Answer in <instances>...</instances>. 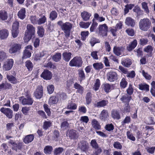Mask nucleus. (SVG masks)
<instances>
[{"label": "nucleus", "mask_w": 155, "mask_h": 155, "mask_svg": "<svg viewBox=\"0 0 155 155\" xmlns=\"http://www.w3.org/2000/svg\"><path fill=\"white\" fill-rule=\"evenodd\" d=\"M57 24L61 27V30L63 31L65 37L68 38L70 35L71 31L72 28V24L69 22L63 23L61 21H58Z\"/></svg>", "instance_id": "f257e3e1"}, {"label": "nucleus", "mask_w": 155, "mask_h": 155, "mask_svg": "<svg viewBox=\"0 0 155 155\" xmlns=\"http://www.w3.org/2000/svg\"><path fill=\"white\" fill-rule=\"evenodd\" d=\"M27 30L25 32L24 40L25 42H27L35 35V28L31 25L28 24L26 27Z\"/></svg>", "instance_id": "f03ea898"}, {"label": "nucleus", "mask_w": 155, "mask_h": 155, "mask_svg": "<svg viewBox=\"0 0 155 155\" xmlns=\"http://www.w3.org/2000/svg\"><path fill=\"white\" fill-rule=\"evenodd\" d=\"M151 24V21L148 18L141 19L139 23V28L141 30L146 31L150 28Z\"/></svg>", "instance_id": "7ed1b4c3"}, {"label": "nucleus", "mask_w": 155, "mask_h": 155, "mask_svg": "<svg viewBox=\"0 0 155 155\" xmlns=\"http://www.w3.org/2000/svg\"><path fill=\"white\" fill-rule=\"evenodd\" d=\"M82 63L81 58L79 56H76L70 61L69 65L71 67L79 68L81 66Z\"/></svg>", "instance_id": "20e7f679"}, {"label": "nucleus", "mask_w": 155, "mask_h": 155, "mask_svg": "<svg viewBox=\"0 0 155 155\" xmlns=\"http://www.w3.org/2000/svg\"><path fill=\"white\" fill-rule=\"evenodd\" d=\"M19 101L23 105H30L32 104L33 100L29 95L26 96V97L24 96L21 97L19 98Z\"/></svg>", "instance_id": "39448f33"}, {"label": "nucleus", "mask_w": 155, "mask_h": 155, "mask_svg": "<svg viewBox=\"0 0 155 155\" xmlns=\"http://www.w3.org/2000/svg\"><path fill=\"white\" fill-rule=\"evenodd\" d=\"M21 49V45L18 43H15L10 48L8 52L11 54L19 53Z\"/></svg>", "instance_id": "423d86ee"}, {"label": "nucleus", "mask_w": 155, "mask_h": 155, "mask_svg": "<svg viewBox=\"0 0 155 155\" xmlns=\"http://www.w3.org/2000/svg\"><path fill=\"white\" fill-rule=\"evenodd\" d=\"M108 28L107 26L105 24L99 25L98 27L99 34L102 37L107 36Z\"/></svg>", "instance_id": "0eeeda50"}, {"label": "nucleus", "mask_w": 155, "mask_h": 155, "mask_svg": "<svg viewBox=\"0 0 155 155\" xmlns=\"http://www.w3.org/2000/svg\"><path fill=\"white\" fill-rule=\"evenodd\" d=\"M14 61L12 59H9L4 63L3 69L5 71H8L11 69L13 67Z\"/></svg>", "instance_id": "6e6552de"}, {"label": "nucleus", "mask_w": 155, "mask_h": 155, "mask_svg": "<svg viewBox=\"0 0 155 155\" xmlns=\"http://www.w3.org/2000/svg\"><path fill=\"white\" fill-rule=\"evenodd\" d=\"M0 111L9 119L12 118L13 116V111L10 108L2 107L0 109Z\"/></svg>", "instance_id": "1a4fd4ad"}, {"label": "nucleus", "mask_w": 155, "mask_h": 155, "mask_svg": "<svg viewBox=\"0 0 155 155\" xmlns=\"http://www.w3.org/2000/svg\"><path fill=\"white\" fill-rule=\"evenodd\" d=\"M107 76L108 80L111 82L114 81L117 78V74L115 72L110 71L107 73Z\"/></svg>", "instance_id": "9d476101"}, {"label": "nucleus", "mask_w": 155, "mask_h": 155, "mask_svg": "<svg viewBox=\"0 0 155 155\" xmlns=\"http://www.w3.org/2000/svg\"><path fill=\"white\" fill-rule=\"evenodd\" d=\"M43 94V89L41 86H39L34 92V95L37 99H40L42 97Z\"/></svg>", "instance_id": "9b49d317"}, {"label": "nucleus", "mask_w": 155, "mask_h": 155, "mask_svg": "<svg viewBox=\"0 0 155 155\" xmlns=\"http://www.w3.org/2000/svg\"><path fill=\"white\" fill-rule=\"evenodd\" d=\"M9 144H11L12 146V149L16 151L18 150H20L22 147V143H17L15 141L12 140H10L8 142Z\"/></svg>", "instance_id": "f8f14e48"}, {"label": "nucleus", "mask_w": 155, "mask_h": 155, "mask_svg": "<svg viewBox=\"0 0 155 155\" xmlns=\"http://www.w3.org/2000/svg\"><path fill=\"white\" fill-rule=\"evenodd\" d=\"M41 76L44 79L50 80L51 78L52 74L50 71L48 70H46L42 73Z\"/></svg>", "instance_id": "ddd939ff"}, {"label": "nucleus", "mask_w": 155, "mask_h": 155, "mask_svg": "<svg viewBox=\"0 0 155 155\" xmlns=\"http://www.w3.org/2000/svg\"><path fill=\"white\" fill-rule=\"evenodd\" d=\"M109 114L108 111L106 110H103L99 115L100 119L102 120H106L109 117Z\"/></svg>", "instance_id": "4468645a"}, {"label": "nucleus", "mask_w": 155, "mask_h": 155, "mask_svg": "<svg viewBox=\"0 0 155 155\" xmlns=\"http://www.w3.org/2000/svg\"><path fill=\"white\" fill-rule=\"evenodd\" d=\"M78 147L81 150L85 151L87 150L88 147V143L85 141H82L78 144Z\"/></svg>", "instance_id": "2eb2a0df"}, {"label": "nucleus", "mask_w": 155, "mask_h": 155, "mask_svg": "<svg viewBox=\"0 0 155 155\" xmlns=\"http://www.w3.org/2000/svg\"><path fill=\"white\" fill-rule=\"evenodd\" d=\"M124 48L123 47L114 46L113 48V52L117 56H119L124 51Z\"/></svg>", "instance_id": "dca6fc26"}, {"label": "nucleus", "mask_w": 155, "mask_h": 155, "mask_svg": "<svg viewBox=\"0 0 155 155\" xmlns=\"http://www.w3.org/2000/svg\"><path fill=\"white\" fill-rule=\"evenodd\" d=\"M9 35L8 31L6 29H3L0 30V38L2 40L5 39L7 38Z\"/></svg>", "instance_id": "f3484780"}, {"label": "nucleus", "mask_w": 155, "mask_h": 155, "mask_svg": "<svg viewBox=\"0 0 155 155\" xmlns=\"http://www.w3.org/2000/svg\"><path fill=\"white\" fill-rule=\"evenodd\" d=\"M6 78L8 81L11 83L16 84L18 82L15 77L11 74H7Z\"/></svg>", "instance_id": "a211bd4d"}, {"label": "nucleus", "mask_w": 155, "mask_h": 155, "mask_svg": "<svg viewBox=\"0 0 155 155\" xmlns=\"http://www.w3.org/2000/svg\"><path fill=\"white\" fill-rule=\"evenodd\" d=\"M68 135L71 139H75L78 137V135L76 130H69Z\"/></svg>", "instance_id": "6ab92c4d"}, {"label": "nucleus", "mask_w": 155, "mask_h": 155, "mask_svg": "<svg viewBox=\"0 0 155 155\" xmlns=\"http://www.w3.org/2000/svg\"><path fill=\"white\" fill-rule=\"evenodd\" d=\"M125 23L128 26L133 27L135 25V21L134 19L130 17H127L125 20Z\"/></svg>", "instance_id": "aec40b11"}, {"label": "nucleus", "mask_w": 155, "mask_h": 155, "mask_svg": "<svg viewBox=\"0 0 155 155\" xmlns=\"http://www.w3.org/2000/svg\"><path fill=\"white\" fill-rule=\"evenodd\" d=\"M74 87L77 89L76 92L81 94H82L84 92V88L83 87L81 86L77 83H75L74 85Z\"/></svg>", "instance_id": "412c9836"}, {"label": "nucleus", "mask_w": 155, "mask_h": 155, "mask_svg": "<svg viewBox=\"0 0 155 155\" xmlns=\"http://www.w3.org/2000/svg\"><path fill=\"white\" fill-rule=\"evenodd\" d=\"M137 44V41L136 39L134 40L127 47V49L129 51H131L136 47Z\"/></svg>", "instance_id": "4be33fe9"}, {"label": "nucleus", "mask_w": 155, "mask_h": 155, "mask_svg": "<svg viewBox=\"0 0 155 155\" xmlns=\"http://www.w3.org/2000/svg\"><path fill=\"white\" fill-rule=\"evenodd\" d=\"M91 14L86 11L82 12L81 16L83 19L84 21H88L91 16Z\"/></svg>", "instance_id": "5701e85b"}, {"label": "nucleus", "mask_w": 155, "mask_h": 155, "mask_svg": "<svg viewBox=\"0 0 155 155\" xmlns=\"http://www.w3.org/2000/svg\"><path fill=\"white\" fill-rule=\"evenodd\" d=\"M25 13V9L24 8H22L19 11L18 13V15L21 19H23L26 17Z\"/></svg>", "instance_id": "b1692460"}, {"label": "nucleus", "mask_w": 155, "mask_h": 155, "mask_svg": "<svg viewBox=\"0 0 155 155\" xmlns=\"http://www.w3.org/2000/svg\"><path fill=\"white\" fill-rule=\"evenodd\" d=\"M112 117L114 119L118 120L120 118V115L119 111L116 110H113L111 112Z\"/></svg>", "instance_id": "393cba45"}, {"label": "nucleus", "mask_w": 155, "mask_h": 155, "mask_svg": "<svg viewBox=\"0 0 155 155\" xmlns=\"http://www.w3.org/2000/svg\"><path fill=\"white\" fill-rule=\"evenodd\" d=\"M131 98V96L130 95L125 94L120 98V100L123 102L127 103V104H129Z\"/></svg>", "instance_id": "a878e982"}, {"label": "nucleus", "mask_w": 155, "mask_h": 155, "mask_svg": "<svg viewBox=\"0 0 155 155\" xmlns=\"http://www.w3.org/2000/svg\"><path fill=\"white\" fill-rule=\"evenodd\" d=\"M91 124L92 127L96 130H99L101 128L99 123L96 119H94L92 120Z\"/></svg>", "instance_id": "bb28decb"}, {"label": "nucleus", "mask_w": 155, "mask_h": 155, "mask_svg": "<svg viewBox=\"0 0 155 155\" xmlns=\"http://www.w3.org/2000/svg\"><path fill=\"white\" fill-rule=\"evenodd\" d=\"M34 136L33 134H30L25 136L23 140L24 142L25 143L31 142L34 139Z\"/></svg>", "instance_id": "cd10ccee"}, {"label": "nucleus", "mask_w": 155, "mask_h": 155, "mask_svg": "<svg viewBox=\"0 0 155 155\" xmlns=\"http://www.w3.org/2000/svg\"><path fill=\"white\" fill-rule=\"evenodd\" d=\"M52 122L51 121L48 120H45L43 124V129L45 130H47L52 126Z\"/></svg>", "instance_id": "c85d7f7f"}, {"label": "nucleus", "mask_w": 155, "mask_h": 155, "mask_svg": "<svg viewBox=\"0 0 155 155\" xmlns=\"http://www.w3.org/2000/svg\"><path fill=\"white\" fill-rule=\"evenodd\" d=\"M71 52H64L62 54L63 59L66 62H68L71 58Z\"/></svg>", "instance_id": "c756f323"}, {"label": "nucleus", "mask_w": 155, "mask_h": 155, "mask_svg": "<svg viewBox=\"0 0 155 155\" xmlns=\"http://www.w3.org/2000/svg\"><path fill=\"white\" fill-rule=\"evenodd\" d=\"M12 87V85L10 83L7 82L3 83L0 84V90L3 89H7L11 88Z\"/></svg>", "instance_id": "7c9ffc66"}, {"label": "nucleus", "mask_w": 155, "mask_h": 155, "mask_svg": "<svg viewBox=\"0 0 155 155\" xmlns=\"http://www.w3.org/2000/svg\"><path fill=\"white\" fill-rule=\"evenodd\" d=\"M61 53H56L52 57V60L55 62H58L61 59Z\"/></svg>", "instance_id": "2f4dec72"}, {"label": "nucleus", "mask_w": 155, "mask_h": 155, "mask_svg": "<svg viewBox=\"0 0 155 155\" xmlns=\"http://www.w3.org/2000/svg\"><path fill=\"white\" fill-rule=\"evenodd\" d=\"M138 86L139 89L141 90H144L146 91H149V85L145 83L139 84Z\"/></svg>", "instance_id": "473e14b6"}, {"label": "nucleus", "mask_w": 155, "mask_h": 155, "mask_svg": "<svg viewBox=\"0 0 155 155\" xmlns=\"http://www.w3.org/2000/svg\"><path fill=\"white\" fill-rule=\"evenodd\" d=\"M7 13L4 10L0 11V19L3 21L5 20L8 18Z\"/></svg>", "instance_id": "72a5a7b5"}, {"label": "nucleus", "mask_w": 155, "mask_h": 155, "mask_svg": "<svg viewBox=\"0 0 155 155\" xmlns=\"http://www.w3.org/2000/svg\"><path fill=\"white\" fill-rule=\"evenodd\" d=\"M132 61L131 59L129 58L124 59L122 61V64L126 67H128L132 64Z\"/></svg>", "instance_id": "f704fd0d"}, {"label": "nucleus", "mask_w": 155, "mask_h": 155, "mask_svg": "<svg viewBox=\"0 0 155 155\" xmlns=\"http://www.w3.org/2000/svg\"><path fill=\"white\" fill-rule=\"evenodd\" d=\"M47 51H43L40 53L39 56H36L35 58V60L38 61L40 60V58L45 56V58L47 57L48 55L47 54Z\"/></svg>", "instance_id": "c9c22d12"}, {"label": "nucleus", "mask_w": 155, "mask_h": 155, "mask_svg": "<svg viewBox=\"0 0 155 155\" xmlns=\"http://www.w3.org/2000/svg\"><path fill=\"white\" fill-rule=\"evenodd\" d=\"M108 103L107 101L103 100L98 102L96 104V106L98 107H102L106 106Z\"/></svg>", "instance_id": "e433bc0d"}, {"label": "nucleus", "mask_w": 155, "mask_h": 155, "mask_svg": "<svg viewBox=\"0 0 155 155\" xmlns=\"http://www.w3.org/2000/svg\"><path fill=\"white\" fill-rule=\"evenodd\" d=\"M77 107V105L75 103H73L72 101H70L69 102L67 108L71 110H75Z\"/></svg>", "instance_id": "4c0bfd02"}, {"label": "nucleus", "mask_w": 155, "mask_h": 155, "mask_svg": "<svg viewBox=\"0 0 155 155\" xmlns=\"http://www.w3.org/2000/svg\"><path fill=\"white\" fill-rule=\"evenodd\" d=\"M31 55V51H29L28 49H25L24 51L22 58L23 59H26L30 57Z\"/></svg>", "instance_id": "58836bf2"}, {"label": "nucleus", "mask_w": 155, "mask_h": 155, "mask_svg": "<svg viewBox=\"0 0 155 155\" xmlns=\"http://www.w3.org/2000/svg\"><path fill=\"white\" fill-rule=\"evenodd\" d=\"M25 65L29 71H31L32 70L33 67V65L30 60L27 61L25 62Z\"/></svg>", "instance_id": "ea45409f"}, {"label": "nucleus", "mask_w": 155, "mask_h": 155, "mask_svg": "<svg viewBox=\"0 0 155 155\" xmlns=\"http://www.w3.org/2000/svg\"><path fill=\"white\" fill-rule=\"evenodd\" d=\"M58 101V98L54 96H52L50 98L49 103L50 104H56Z\"/></svg>", "instance_id": "a19ab883"}, {"label": "nucleus", "mask_w": 155, "mask_h": 155, "mask_svg": "<svg viewBox=\"0 0 155 155\" xmlns=\"http://www.w3.org/2000/svg\"><path fill=\"white\" fill-rule=\"evenodd\" d=\"M102 86L103 89L107 93L109 92L110 91L111 86L109 84L106 83L103 84Z\"/></svg>", "instance_id": "79ce46f5"}, {"label": "nucleus", "mask_w": 155, "mask_h": 155, "mask_svg": "<svg viewBox=\"0 0 155 155\" xmlns=\"http://www.w3.org/2000/svg\"><path fill=\"white\" fill-rule=\"evenodd\" d=\"M141 4L142 8L144 9V12L147 14L148 15L150 12V10L148 7L147 3L144 2H142Z\"/></svg>", "instance_id": "37998d69"}, {"label": "nucleus", "mask_w": 155, "mask_h": 155, "mask_svg": "<svg viewBox=\"0 0 155 155\" xmlns=\"http://www.w3.org/2000/svg\"><path fill=\"white\" fill-rule=\"evenodd\" d=\"M38 30L37 33L38 35L41 37H42L44 34V29L43 27L39 26L38 27Z\"/></svg>", "instance_id": "c03bdc74"}, {"label": "nucleus", "mask_w": 155, "mask_h": 155, "mask_svg": "<svg viewBox=\"0 0 155 155\" xmlns=\"http://www.w3.org/2000/svg\"><path fill=\"white\" fill-rule=\"evenodd\" d=\"M91 22H84L83 21L79 23V25L82 28H88L91 24Z\"/></svg>", "instance_id": "a18cd8bd"}, {"label": "nucleus", "mask_w": 155, "mask_h": 155, "mask_svg": "<svg viewBox=\"0 0 155 155\" xmlns=\"http://www.w3.org/2000/svg\"><path fill=\"white\" fill-rule=\"evenodd\" d=\"M153 50V48L151 45H148L146 46L144 48V52L151 54Z\"/></svg>", "instance_id": "49530a36"}, {"label": "nucleus", "mask_w": 155, "mask_h": 155, "mask_svg": "<svg viewBox=\"0 0 155 155\" xmlns=\"http://www.w3.org/2000/svg\"><path fill=\"white\" fill-rule=\"evenodd\" d=\"M100 84V80L98 79H97L93 87V89L95 91L98 90L99 89Z\"/></svg>", "instance_id": "de8ad7c7"}, {"label": "nucleus", "mask_w": 155, "mask_h": 155, "mask_svg": "<svg viewBox=\"0 0 155 155\" xmlns=\"http://www.w3.org/2000/svg\"><path fill=\"white\" fill-rule=\"evenodd\" d=\"M93 67L96 70H99L103 68V65L101 63H96L93 64Z\"/></svg>", "instance_id": "09e8293b"}, {"label": "nucleus", "mask_w": 155, "mask_h": 155, "mask_svg": "<svg viewBox=\"0 0 155 155\" xmlns=\"http://www.w3.org/2000/svg\"><path fill=\"white\" fill-rule=\"evenodd\" d=\"M127 138L133 141H135L136 140L135 137L133 136L132 133L129 131H127L126 133Z\"/></svg>", "instance_id": "8fccbe9b"}, {"label": "nucleus", "mask_w": 155, "mask_h": 155, "mask_svg": "<svg viewBox=\"0 0 155 155\" xmlns=\"http://www.w3.org/2000/svg\"><path fill=\"white\" fill-rule=\"evenodd\" d=\"M53 150V147L51 146H46L44 149V152L45 154H50Z\"/></svg>", "instance_id": "3c124183"}, {"label": "nucleus", "mask_w": 155, "mask_h": 155, "mask_svg": "<svg viewBox=\"0 0 155 155\" xmlns=\"http://www.w3.org/2000/svg\"><path fill=\"white\" fill-rule=\"evenodd\" d=\"M58 14L55 11H52L50 13L49 15L50 18L51 20H55L57 17Z\"/></svg>", "instance_id": "603ef678"}, {"label": "nucleus", "mask_w": 155, "mask_h": 155, "mask_svg": "<svg viewBox=\"0 0 155 155\" xmlns=\"http://www.w3.org/2000/svg\"><path fill=\"white\" fill-rule=\"evenodd\" d=\"M69 126V123L67 121L63 122L61 125V128L63 130L67 129Z\"/></svg>", "instance_id": "864d4df0"}, {"label": "nucleus", "mask_w": 155, "mask_h": 155, "mask_svg": "<svg viewBox=\"0 0 155 155\" xmlns=\"http://www.w3.org/2000/svg\"><path fill=\"white\" fill-rule=\"evenodd\" d=\"M6 53L3 51H0V61H2L6 58Z\"/></svg>", "instance_id": "5fc2aeb1"}, {"label": "nucleus", "mask_w": 155, "mask_h": 155, "mask_svg": "<svg viewBox=\"0 0 155 155\" xmlns=\"http://www.w3.org/2000/svg\"><path fill=\"white\" fill-rule=\"evenodd\" d=\"M145 149L149 153L153 154L154 152L155 147H146Z\"/></svg>", "instance_id": "6e6d98bb"}, {"label": "nucleus", "mask_w": 155, "mask_h": 155, "mask_svg": "<svg viewBox=\"0 0 155 155\" xmlns=\"http://www.w3.org/2000/svg\"><path fill=\"white\" fill-rule=\"evenodd\" d=\"M89 34V32L87 31L81 32V39L83 41L85 40L86 37L88 36Z\"/></svg>", "instance_id": "4d7b16f0"}, {"label": "nucleus", "mask_w": 155, "mask_h": 155, "mask_svg": "<svg viewBox=\"0 0 155 155\" xmlns=\"http://www.w3.org/2000/svg\"><path fill=\"white\" fill-rule=\"evenodd\" d=\"M94 18L98 21L102 22L105 20V18L103 17H99V15L97 13H95L94 15Z\"/></svg>", "instance_id": "13d9d810"}, {"label": "nucleus", "mask_w": 155, "mask_h": 155, "mask_svg": "<svg viewBox=\"0 0 155 155\" xmlns=\"http://www.w3.org/2000/svg\"><path fill=\"white\" fill-rule=\"evenodd\" d=\"M86 98L87 103L88 104H89L91 101V93L88 92L87 94Z\"/></svg>", "instance_id": "bf43d9fd"}, {"label": "nucleus", "mask_w": 155, "mask_h": 155, "mask_svg": "<svg viewBox=\"0 0 155 155\" xmlns=\"http://www.w3.org/2000/svg\"><path fill=\"white\" fill-rule=\"evenodd\" d=\"M127 82L124 78H123L120 83V85L121 87L125 88L127 85Z\"/></svg>", "instance_id": "052dcab7"}, {"label": "nucleus", "mask_w": 155, "mask_h": 155, "mask_svg": "<svg viewBox=\"0 0 155 155\" xmlns=\"http://www.w3.org/2000/svg\"><path fill=\"white\" fill-rule=\"evenodd\" d=\"M90 143L92 147L94 149L98 148L99 146L95 139L92 140L91 142Z\"/></svg>", "instance_id": "680f3d73"}, {"label": "nucleus", "mask_w": 155, "mask_h": 155, "mask_svg": "<svg viewBox=\"0 0 155 155\" xmlns=\"http://www.w3.org/2000/svg\"><path fill=\"white\" fill-rule=\"evenodd\" d=\"M63 149L61 147H58L55 149L54 150V154L56 155L60 154L63 151Z\"/></svg>", "instance_id": "e2e57ef3"}, {"label": "nucleus", "mask_w": 155, "mask_h": 155, "mask_svg": "<svg viewBox=\"0 0 155 155\" xmlns=\"http://www.w3.org/2000/svg\"><path fill=\"white\" fill-rule=\"evenodd\" d=\"M113 146L114 148L117 149L121 150L122 148V145L119 142H114Z\"/></svg>", "instance_id": "0e129e2a"}, {"label": "nucleus", "mask_w": 155, "mask_h": 155, "mask_svg": "<svg viewBox=\"0 0 155 155\" xmlns=\"http://www.w3.org/2000/svg\"><path fill=\"white\" fill-rule=\"evenodd\" d=\"M46 18L45 16L43 15L39 19H38V24L40 25L43 24L46 21Z\"/></svg>", "instance_id": "69168bd1"}, {"label": "nucleus", "mask_w": 155, "mask_h": 155, "mask_svg": "<svg viewBox=\"0 0 155 155\" xmlns=\"http://www.w3.org/2000/svg\"><path fill=\"white\" fill-rule=\"evenodd\" d=\"M43 107L45 111L46 112L48 116H50L51 114L50 109L48 108V106L47 104H45Z\"/></svg>", "instance_id": "338daca9"}, {"label": "nucleus", "mask_w": 155, "mask_h": 155, "mask_svg": "<svg viewBox=\"0 0 155 155\" xmlns=\"http://www.w3.org/2000/svg\"><path fill=\"white\" fill-rule=\"evenodd\" d=\"M105 128L108 131H110L114 129V126L112 124H108L105 126Z\"/></svg>", "instance_id": "774afa93"}]
</instances>
